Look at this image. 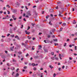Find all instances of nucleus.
<instances>
[{"instance_id": "20", "label": "nucleus", "mask_w": 77, "mask_h": 77, "mask_svg": "<svg viewBox=\"0 0 77 77\" xmlns=\"http://www.w3.org/2000/svg\"><path fill=\"white\" fill-rule=\"evenodd\" d=\"M54 41L55 42L56 41V42H57V39H54Z\"/></svg>"}, {"instance_id": "2", "label": "nucleus", "mask_w": 77, "mask_h": 77, "mask_svg": "<svg viewBox=\"0 0 77 77\" xmlns=\"http://www.w3.org/2000/svg\"><path fill=\"white\" fill-rule=\"evenodd\" d=\"M61 2H57V5L58 6H61Z\"/></svg>"}, {"instance_id": "51", "label": "nucleus", "mask_w": 77, "mask_h": 77, "mask_svg": "<svg viewBox=\"0 0 77 77\" xmlns=\"http://www.w3.org/2000/svg\"><path fill=\"white\" fill-rule=\"evenodd\" d=\"M67 42H68L69 41V38H68L67 40Z\"/></svg>"}, {"instance_id": "40", "label": "nucleus", "mask_w": 77, "mask_h": 77, "mask_svg": "<svg viewBox=\"0 0 77 77\" xmlns=\"http://www.w3.org/2000/svg\"><path fill=\"white\" fill-rule=\"evenodd\" d=\"M16 19H17V18L16 17H14L13 18V20H16Z\"/></svg>"}, {"instance_id": "47", "label": "nucleus", "mask_w": 77, "mask_h": 77, "mask_svg": "<svg viewBox=\"0 0 77 77\" xmlns=\"http://www.w3.org/2000/svg\"><path fill=\"white\" fill-rule=\"evenodd\" d=\"M29 56V54H26V57H27V56Z\"/></svg>"}, {"instance_id": "39", "label": "nucleus", "mask_w": 77, "mask_h": 77, "mask_svg": "<svg viewBox=\"0 0 77 77\" xmlns=\"http://www.w3.org/2000/svg\"><path fill=\"white\" fill-rule=\"evenodd\" d=\"M25 7L26 9L27 10L28 9V8H27V6H25Z\"/></svg>"}, {"instance_id": "21", "label": "nucleus", "mask_w": 77, "mask_h": 77, "mask_svg": "<svg viewBox=\"0 0 77 77\" xmlns=\"http://www.w3.org/2000/svg\"><path fill=\"white\" fill-rule=\"evenodd\" d=\"M63 26H66V23H64L62 25Z\"/></svg>"}, {"instance_id": "10", "label": "nucleus", "mask_w": 77, "mask_h": 77, "mask_svg": "<svg viewBox=\"0 0 77 77\" xmlns=\"http://www.w3.org/2000/svg\"><path fill=\"white\" fill-rule=\"evenodd\" d=\"M73 24H76V22H75V20H73Z\"/></svg>"}, {"instance_id": "3", "label": "nucleus", "mask_w": 77, "mask_h": 77, "mask_svg": "<svg viewBox=\"0 0 77 77\" xmlns=\"http://www.w3.org/2000/svg\"><path fill=\"white\" fill-rule=\"evenodd\" d=\"M25 33L26 34H27L28 35H29L30 33V32H27V30L25 31Z\"/></svg>"}, {"instance_id": "54", "label": "nucleus", "mask_w": 77, "mask_h": 77, "mask_svg": "<svg viewBox=\"0 0 77 77\" xmlns=\"http://www.w3.org/2000/svg\"><path fill=\"white\" fill-rule=\"evenodd\" d=\"M12 17L13 18H15V16L14 15H12Z\"/></svg>"}, {"instance_id": "57", "label": "nucleus", "mask_w": 77, "mask_h": 77, "mask_svg": "<svg viewBox=\"0 0 77 77\" xmlns=\"http://www.w3.org/2000/svg\"><path fill=\"white\" fill-rule=\"evenodd\" d=\"M10 34H7V36H8H8H9L10 35Z\"/></svg>"}, {"instance_id": "19", "label": "nucleus", "mask_w": 77, "mask_h": 77, "mask_svg": "<svg viewBox=\"0 0 77 77\" xmlns=\"http://www.w3.org/2000/svg\"><path fill=\"white\" fill-rule=\"evenodd\" d=\"M32 66H36V64L34 63H32Z\"/></svg>"}, {"instance_id": "28", "label": "nucleus", "mask_w": 77, "mask_h": 77, "mask_svg": "<svg viewBox=\"0 0 77 77\" xmlns=\"http://www.w3.org/2000/svg\"><path fill=\"white\" fill-rule=\"evenodd\" d=\"M72 61H70V60H69L68 61V63H71Z\"/></svg>"}, {"instance_id": "38", "label": "nucleus", "mask_w": 77, "mask_h": 77, "mask_svg": "<svg viewBox=\"0 0 77 77\" xmlns=\"http://www.w3.org/2000/svg\"><path fill=\"white\" fill-rule=\"evenodd\" d=\"M15 38H18V36L16 35L15 37Z\"/></svg>"}, {"instance_id": "61", "label": "nucleus", "mask_w": 77, "mask_h": 77, "mask_svg": "<svg viewBox=\"0 0 77 77\" xmlns=\"http://www.w3.org/2000/svg\"><path fill=\"white\" fill-rule=\"evenodd\" d=\"M51 16L52 17H53V14H51Z\"/></svg>"}, {"instance_id": "23", "label": "nucleus", "mask_w": 77, "mask_h": 77, "mask_svg": "<svg viewBox=\"0 0 77 77\" xmlns=\"http://www.w3.org/2000/svg\"><path fill=\"white\" fill-rule=\"evenodd\" d=\"M34 47H35V46H33L32 47V50H35V48H34Z\"/></svg>"}, {"instance_id": "11", "label": "nucleus", "mask_w": 77, "mask_h": 77, "mask_svg": "<svg viewBox=\"0 0 77 77\" xmlns=\"http://www.w3.org/2000/svg\"><path fill=\"white\" fill-rule=\"evenodd\" d=\"M11 70H14L15 68H14V67H12L11 68Z\"/></svg>"}, {"instance_id": "53", "label": "nucleus", "mask_w": 77, "mask_h": 77, "mask_svg": "<svg viewBox=\"0 0 77 77\" xmlns=\"http://www.w3.org/2000/svg\"><path fill=\"white\" fill-rule=\"evenodd\" d=\"M28 42V40H26V42H25V43L26 44H27Z\"/></svg>"}, {"instance_id": "30", "label": "nucleus", "mask_w": 77, "mask_h": 77, "mask_svg": "<svg viewBox=\"0 0 77 77\" xmlns=\"http://www.w3.org/2000/svg\"><path fill=\"white\" fill-rule=\"evenodd\" d=\"M33 70H34V71H36V67H34L33 68Z\"/></svg>"}, {"instance_id": "60", "label": "nucleus", "mask_w": 77, "mask_h": 77, "mask_svg": "<svg viewBox=\"0 0 77 77\" xmlns=\"http://www.w3.org/2000/svg\"><path fill=\"white\" fill-rule=\"evenodd\" d=\"M11 50L12 51H13V48H11Z\"/></svg>"}, {"instance_id": "26", "label": "nucleus", "mask_w": 77, "mask_h": 77, "mask_svg": "<svg viewBox=\"0 0 77 77\" xmlns=\"http://www.w3.org/2000/svg\"><path fill=\"white\" fill-rule=\"evenodd\" d=\"M24 45V46H25V47H26V45L24 44V43H22V45Z\"/></svg>"}, {"instance_id": "59", "label": "nucleus", "mask_w": 77, "mask_h": 77, "mask_svg": "<svg viewBox=\"0 0 77 77\" xmlns=\"http://www.w3.org/2000/svg\"><path fill=\"white\" fill-rule=\"evenodd\" d=\"M23 20L24 21H26V19L25 18H24Z\"/></svg>"}, {"instance_id": "12", "label": "nucleus", "mask_w": 77, "mask_h": 77, "mask_svg": "<svg viewBox=\"0 0 77 77\" xmlns=\"http://www.w3.org/2000/svg\"><path fill=\"white\" fill-rule=\"evenodd\" d=\"M52 32H55V31H56V29H53L52 30Z\"/></svg>"}, {"instance_id": "27", "label": "nucleus", "mask_w": 77, "mask_h": 77, "mask_svg": "<svg viewBox=\"0 0 77 77\" xmlns=\"http://www.w3.org/2000/svg\"><path fill=\"white\" fill-rule=\"evenodd\" d=\"M53 42V41H48V42H50L51 43V44H52V42Z\"/></svg>"}, {"instance_id": "64", "label": "nucleus", "mask_w": 77, "mask_h": 77, "mask_svg": "<svg viewBox=\"0 0 77 77\" xmlns=\"http://www.w3.org/2000/svg\"><path fill=\"white\" fill-rule=\"evenodd\" d=\"M10 21H13V19H10Z\"/></svg>"}, {"instance_id": "34", "label": "nucleus", "mask_w": 77, "mask_h": 77, "mask_svg": "<svg viewBox=\"0 0 77 77\" xmlns=\"http://www.w3.org/2000/svg\"><path fill=\"white\" fill-rule=\"evenodd\" d=\"M51 58L53 60H54V57H51Z\"/></svg>"}, {"instance_id": "37", "label": "nucleus", "mask_w": 77, "mask_h": 77, "mask_svg": "<svg viewBox=\"0 0 77 77\" xmlns=\"http://www.w3.org/2000/svg\"><path fill=\"white\" fill-rule=\"evenodd\" d=\"M51 54L52 55H54V52H52L51 53Z\"/></svg>"}, {"instance_id": "36", "label": "nucleus", "mask_w": 77, "mask_h": 77, "mask_svg": "<svg viewBox=\"0 0 77 77\" xmlns=\"http://www.w3.org/2000/svg\"><path fill=\"white\" fill-rule=\"evenodd\" d=\"M52 19V20H55V18L53 17Z\"/></svg>"}, {"instance_id": "62", "label": "nucleus", "mask_w": 77, "mask_h": 77, "mask_svg": "<svg viewBox=\"0 0 77 77\" xmlns=\"http://www.w3.org/2000/svg\"><path fill=\"white\" fill-rule=\"evenodd\" d=\"M51 37V36L50 35H48V38H50Z\"/></svg>"}, {"instance_id": "18", "label": "nucleus", "mask_w": 77, "mask_h": 77, "mask_svg": "<svg viewBox=\"0 0 77 77\" xmlns=\"http://www.w3.org/2000/svg\"><path fill=\"white\" fill-rule=\"evenodd\" d=\"M59 17H63V15L59 14Z\"/></svg>"}, {"instance_id": "58", "label": "nucleus", "mask_w": 77, "mask_h": 77, "mask_svg": "<svg viewBox=\"0 0 77 77\" xmlns=\"http://www.w3.org/2000/svg\"><path fill=\"white\" fill-rule=\"evenodd\" d=\"M75 50H77V47L76 46H75Z\"/></svg>"}, {"instance_id": "35", "label": "nucleus", "mask_w": 77, "mask_h": 77, "mask_svg": "<svg viewBox=\"0 0 77 77\" xmlns=\"http://www.w3.org/2000/svg\"><path fill=\"white\" fill-rule=\"evenodd\" d=\"M32 32H35V30H34V29H32Z\"/></svg>"}, {"instance_id": "50", "label": "nucleus", "mask_w": 77, "mask_h": 77, "mask_svg": "<svg viewBox=\"0 0 77 77\" xmlns=\"http://www.w3.org/2000/svg\"><path fill=\"white\" fill-rule=\"evenodd\" d=\"M32 25V26H34V25H35V24L34 23H32L31 24Z\"/></svg>"}, {"instance_id": "7", "label": "nucleus", "mask_w": 77, "mask_h": 77, "mask_svg": "<svg viewBox=\"0 0 77 77\" xmlns=\"http://www.w3.org/2000/svg\"><path fill=\"white\" fill-rule=\"evenodd\" d=\"M15 7H16V8H18V7H19V4H18V3L16 5Z\"/></svg>"}, {"instance_id": "42", "label": "nucleus", "mask_w": 77, "mask_h": 77, "mask_svg": "<svg viewBox=\"0 0 77 77\" xmlns=\"http://www.w3.org/2000/svg\"><path fill=\"white\" fill-rule=\"evenodd\" d=\"M19 70V69H17V70H16V72H17Z\"/></svg>"}, {"instance_id": "31", "label": "nucleus", "mask_w": 77, "mask_h": 77, "mask_svg": "<svg viewBox=\"0 0 77 77\" xmlns=\"http://www.w3.org/2000/svg\"><path fill=\"white\" fill-rule=\"evenodd\" d=\"M30 29V26H28V29H27V30H28Z\"/></svg>"}, {"instance_id": "8", "label": "nucleus", "mask_w": 77, "mask_h": 77, "mask_svg": "<svg viewBox=\"0 0 77 77\" xmlns=\"http://www.w3.org/2000/svg\"><path fill=\"white\" fill-rule=\"evenodd\" d=\"M50 12H54V10L53 9H51L50 10Z\"/></svg>"}, {"instance_id": "15", "label": "nucleus", "mask_w": 77, "mask_h": 77, "mask_svg": "<svg viewBox=\"0 0 77 77\" xmlns=\"http://www.w3.org/2000/svg\"><path fill=\"white\" fill-rule=\"evenodd\" d=\"M17 27H15L14 28L13 30H14L15 31V30H17Z\"/></svg>"}, {"instance_id": "44", "label": "nucleus", "mask_w": 77, "mask_h": 77, "mask_svg": "<svg viewBox=\"0 0 77 77\" xmlns=\"http://www.w3.org/2000/svg\"><path fill=\"white\" fill-rule=\"evenodd\" d=\"M56 9H59V8H58V6H57L56 8H55Z\"/></svg>"}, {"instance_id": "48", "label": "nucleus", "mask_w": 77, "mask_h": 77, "mask_svg": "<svg viewBox=\"0 0 77 77\" xmlns=\"http://www.w3.org/2000/svg\"><path fill=\"white\" fill-rule=\"evenodd\" d=\"M66 43H65L64 44V47H66Z\"/></svg>"}, {"instance_id": "17", "label": "nucleus", "mask_w": 77, "mask_h": 77, "mask_svg": "<svg viewBox=\"0 0 77 77\" xmlns=\"http://www.w3.org/2000/svg\"><path fill=\"white\" fill-rule=\"evenodd\" d=\"M19 54H22V52H21V51H20L17 53Z\"/></svg>"}, {"instance_id": "14", "label": "nucleus", "mask_w": 77, "mask_h": 77, "mask_svg": "<svg viewBox=\"0 0 77 77\" xmlns=\"http://www.w3.org/2000/svg\"><path fill=\"white\" fill-rule=\"evenodd\" d=\"M34 57L35 59H37V58H38V57H39L38 56H35Z\"/></svg>"}, {"instance_id": "45", "label": "nucleus", "mask_w": 77, "mask_h": 77, "mask_svg": "<svg viewBox=\"0 0 77 77\" xmlns=\"http://www.w3.org/2000/svg\"><path fill=\"white\" fill-rule=\"evenodd\" d=\"M56 75L55 73H54V77H55Z\"/></svg>"}, {"instance_id": "5", "label": "nucleus", "mask_w": 77, "mask_h": 77, "mask_svg": "<svg viewBox=\"0 0 77 77\" xmlns=\"http://www.w3.org/2000/svg\"><path fill=\"white\" fill-rule=\"evenodd\" d=\"M49 67L50 68H51V69H52V68H54V67L53 66H52L51 65H49Z\"/></svg>"}, {"instance_id": "25", "label": "nucleus", "mask_w": 77, "mask_h": 77, "mask_svg": "<svg viewBox=\"0 0 77 77\" xmlns=\"http://www.w3.org/2000/svg\"><path fill=\"white\" fill-rule=\"evenodd\" d=\"M45 52H48V50H47V49H45Z\"/></svg>"}, {"instance_id": "56", "label": "nucleus", "mask_w": 77, "mask_h": 77, "mask_svg": "<svg viewBox=\"0 0 77 77\" xmlns=\"http://www.w3.org/2000/svg\"><path fill=\"white\" fill-rule=\"evenodd\" d=\"M5 53H6V54H7V53H8V51H5Z\"/></svg>"}, {"instance_id": "55", "label": "nucleus", "mask_w": 77, "mask_h": 77, "mask_svg": "<svg viewBox=\"0 0 77 77\" xmlns=\"http://www.w3.org/2000/svg\"><path fill=\"white\" fill-rule=\"evenodd\" d=\"M11 37H12L13 38H14V35H11Z\"/></svg>"}, {"instance_id": "6", "label": "nucleus", "mask_w": 77, "mask_h": 77, "mask_svg": "<svg viewBox=\"0 0 77 77\" xmlns=\"http://www.w3.org/2000/svg\"><path fill=\"white\" fill-rule=\"evenodd\" d=\"M34 15H35V17H37V13H36V12L35 11L34 12Z\"/></svg>"}, {"instance_id": "43", "label": "nucleus", "mask_w": 77, "mask_h": 77, "mask_svg": "<svg viewBox=\"0 0 77 77\" xmlns=\"http://www.w3.org/2000/svg\"><path fill=\"white\" fill-rule=\"evenodd\" d=\"M49 17V16H47L46 17V18L47 19H48V17Z\"/></svg>"}, {"instance_id": "9", "label": "nucleus", "mask_w": 77, "mask_h": 77, "mask_svg": "<svg viewBox=\"0 0 77 77\" xmlns=\"http://www.w3.org/2000/svg\"><path fill=\"white\" fill-rule=\"evenodd\" d=\"M18 76H19V73H17L16 74V75L15 76V77H18Z\"/></svg>"}, {"instance_id": "1", "label": "nucleus", "mask_w": 77, "mask_h": 77, "mask_svg": "<svg viewBox=\"0 0 77 77\" xmlns=\"http://www.w3.org/2000/svg\"><path fill=\"white\" fill-rule=\"evenodd\" d=\"M26 14L27 15L26 16V18H29V16H31L32 15V13L30 11H28L27 12H26Z\"/></svg>"}, {"instance_id": "52", "label": "nucleus", "mask_w": 77, "mask_h": 77, "mask_svg": "<svg viewBox=\"0 0 77 77\" xmlns=\"http://www.w3.org/2000/svg\"><path fill=\"white\" fill-rule=\"evenodd\" d=\"M69 60H72V58L71 57H69Z\"/></svg>"}, {"instance_id": "33", "label": "nucleus", "mask_w": 77, "mask_h": 77, "mask_svg": "<svg viewBox=\"0 0 77 77\" xmlns=\"http://www.w3.org/2000/svg\"><path fill=\"white\" fill-rule=\"evenodd\" d=\"M55 59L57 60H59V58H58L56 57Z\"/></svg>"}, {"instance_id": "46", "label": "nucleus", "mask_w": 77, "mask_h": 77, "mask_svg": "<svg viewBox=\"0 0 77 77\" xmlns=\"http://www.w3.org/2000/svg\"><path fill=\"white\" fill-rule=\"evenodd\" d=\"M1 41L2 42H4V40H3V39H2L1 40Z\"/></svg>"}, {"instance_id": "22", "label": "nucleus", "mask_w": 77, "mask_h": 77, "mask_svg": "<svg viewBox=\"0 0 77 77\" xmlns=\"http://www.w3.org/2000/svg\"><path fill=\"white\" fill-rule=\"evenodd\" d=\"M13 62H17V60H14V59H13Z\"/></svg>"}, {"instance_id": "32", "label": "nucleus", "mask_w": 77, "mask_h": 77, "mask_svg": "<svg viewBox=\"0 0 77 77\" xmlns=\"http://www.w3.org/2000/svg\"><path fill=\"white\" fill-rule=\"evenodd\" d=\"M59 14H62V13H63V12H62V11L61 12L60 11H59Z\"/></svg>"}, {"instance_id": "13", "label": "nucleus", "mask_w": 77, "mask_h": 77, "mask_svg": "<svg viewBox=\"0 0 77 77\" xmlns=\"http://www.w3.org/2000/svg\"><path fill=\"white\" fill-rule=\"evenodd\" d=\"M51 21H50L49 23V24H50V25H51V26H52V25H53V24L52 23H51Z\"/></svg>"}, {"instance_id": "63", "label": "nucleus", "mask_w": 77, "mask_h": 77, "mask_svg": "<svg viewBox=\"0 0 77 77\" xmlns=\"http://www.w3.org/2000/svg\"><path fill=\"white\" fill-rule=\"evenodd\" d=\"M65 68V66H62V68L63 69H64V68Z\"/></svg>"}, {"instance_id": "41", "label": "nucleus", "mask_w": 77, "mask_h": 77, "mask_svg": "<svg viewBox=\"0 0 77 77\" xmlns=\"http://www.w3.org/2000/svg\"><path fill=\"white\" fill-rule=\"evenodd\" d=\"M24 69H27V66H25L24 67Z\"/></svg>"}, {"instance_id": "16", "label": "nucleus", "mask_w": 77, "mask_h": 77, "mask_svg": "<svg viewBox=\"0 0 77 77\" xmlns=\"http://www.w3.org/2000/svg\"><path fill=\"white\" fill-rule=\"evenodd\" d=\"M42 75V74H43V73H39L38 74V76H40V75Z\"/></svg>"}, {"instance_id": "24", "label": "nucleus", "mask_w": 77, "mask_h": 77, "mask_svg": "<svg viewBox=\"0 0 77 77\" xmlns=\"http://www.w3.org/2000/svg\"><path fill=\"white\" fill-rule=\"evenodd\" d=\"M36 74H34L32 76H33V77H36Z\"/></svg>"}, {"instance_id": "29", "label": "nucleus", "mask_w": 77, "mask_h": 77, "mask_svg": "<svg viewBox=\"0 0 77 77\" xmlns=\"http://www.w3.org/2000/svg\"><path fill=\"white\" fill-rule=\"evenodd\" d=\"M7 65H8V66H11V65L9 64V63H7Z\"/></svg>"}, {"instance_id": "49", "label": "nucleus", "mask_w": 77, "mask_h": 77, "mask_svg": "<svg viewBox=\"0 0 77 77\" xmlns=\"http://www.w3.org/2000/svg\"><path fill=\"white\" fill-rule=\"evenodd\" d=\"M7 11L8 12V14H10V11Z\"/></svg>"}, {"instance_id": "4", "label": "nucleus", "mask_w": 77, "mask_h": 77, "mask_svg": "<svg viewBox=\"0 0 77 77\" xmlns=\"http://www.w3.org/2000/svg\"><path fill=\"white\" fill-rule=\"evenodd\" d=\"M17 10L16 9H14L13 10L12 12H13V13H15V12H17Z\"/></svg>"}]
</instances>
